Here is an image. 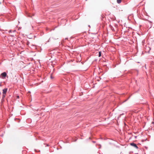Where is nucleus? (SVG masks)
Wrapping results in <instances>:
<instances>
[{"label":"nucleus","instance_id":"7","mask_svg":"<svg viewBox=\"0 0 154 154\" xmlns=\"http://www.w3.org/2000/svg\"><path fill=\"white\" fill-rule=\"evenodd\" d=\"M54 77H53L52 75H51V79H53Z\"/></svg>","mask_w":154,"mask_h":154},{"label":"nucleus","instance_id":"6","mask_svg":"<svg viewBox=\"0 0 154 154\" xmlns=\"http://www.w3.org/2000/svg\"><path fill=\"white\" fill-rule=\"evenodd\" d=\"M100 79V77H97V81H99Z\"/></svg>","mask_w":154,"mask_h":154},{"label":"nucleus","instance_id":"8","mask_svg":"<svg viewBox=\"0 0 154 154\" xmlns=\"http://www.w3.org/2000/svg\"><path fill=\"white\" fill-rule=\"evenodd\" d=\"M11 32V30H10L9 31V32L10 33Z\"/></svg>","mask_w":154,"mask_h":154},{"label":"nucleus","instance_id":"2","mask_svg":"<svg viewBox=\"0 0 154 154\" xmlns=\"http://www.w3.org/2000/svg\"><path fill=\"white\" fill-rule=\"evenodd\" d=\"M7 91V88H5L3 90L2 98H4L6 94Z\"/></svg>","mask_w":154,"mask_h":154},{"label":"nucleus","instance_id":"9","mask_svg":"<svg viewBox=\"0 0 154 154\" xmlns=\"http://www.w3.org/2000/svg\"><path fill=\"white\" fill-rule=\"evenodd\" d=\"M100 147H99V148H100L101 147V146L100 145Z\"/></svg>","mask_w":154,"mask_h":154},{"label":"nucleus","instance_id":"3","mask_svg":"<svg viewBox=\"0 0 154 154\" xmlns=\"http://www.w3.org/2000/svg\"><path fill=\"white\" fill-rule=\"evenodd\" d=\"M130 145L134 146L135 148H136L137 149H138V146H137L136 144L134 143H130Z\"/></svg>","mask_w":154,"mask_h":154},{"label":"nucleus","instance_id":"1","mask_svg":"<svg viewBox=\"0 0 154 154\" xmlns=\"http://www.w3.org/2000/svg\"><path fill=\"white\" fill-rule=\"evenodd\" d=\"M7 74L6 72H3L2 73L0 76V77L1 78L3 79L5 78V77L7 76Z\"/></svg>","mask_w":154,"mask_h":154},{"label":"nucleus","instance_id":"4","mask_svg":"<svg viewBox=\"0 0 154 154\" xmlns=\"http://www.w3.org/2000/svg\"><path fill=\"white\" fill-rule=\"evenodd\" d=\"M101 55V51H99V57H100Z\"/></svg>","mask_w":154,"mask_h":154},{"label":"nucleus","instance_id":"5","mask_svg":"<svg viewBox=\"0 0 154 154\" xmlns=\"http://www.w3.org/2000/svg\"><path fill=\"white\" fill-rule=\"evenodd\" d=\"M117 2L118 4H120L121 2V0H117Z\"/></svg>","mask_w":154,"mask_h":154},{"label":"nucleus","instance_id":"10","mask_svg":"<svg viewBox=\"0 0 154 154\" xmlns=\"http://www.w3.org/2000/svg\"><path fill=\"white\" fill-rule=\"evenodd\" d=\"M17 98H19V96H17Z\"/></svg>","mask_w":154,"mask_h":154}]
</instances>
